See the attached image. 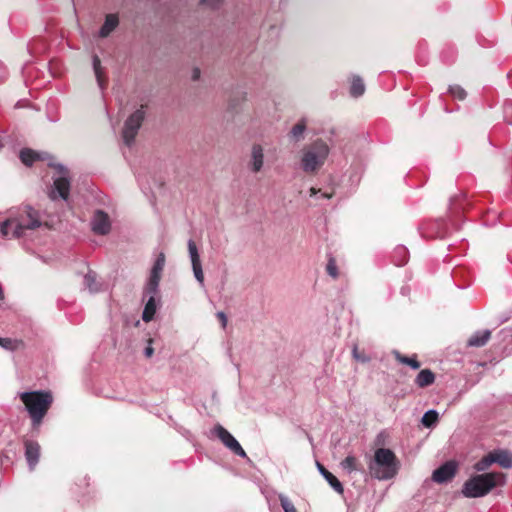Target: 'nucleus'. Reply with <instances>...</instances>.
Listing matches in <instances>:
<instances>
[{
	"mask_svg": "<svg viewBox=\"0 0 512 512\" xmlns=\"http://www.w3.org/2000/svg\"><path fill=\"white\" fill-rule=\"evenodd\" d=\"M342 467L344 469H347L348 471H354L356 470V458L354 456H347L343 461H342Z\"/></svg>",
	"mask_w": 512,
	"mask_h": 512,
	"instance_id": "72a5a7b5",
	"label": "nucleus"
},
{
	"mask_svg": "<svg viewBox=\"0 0 512 512\" xmlns=\"http://www.w3.org/2000/svg\"><path fill=\"white\" fill-rule=\"evenodd\" d=\"M212 434L215 435L232 453L241 458H247L246 452L236 438L222 425H215L212 429Z\"/></svg>",
	"mask_w": 512,
	"mask_h": 512,
	"instance_id": "0eeeda50",
	"label": "nucleus"
},
{
	"mask_svg": "<svg viewBox=\"0 0 512 512\" xmlns=\"http://www.w3.org/2000/svg\"><path fill=\"white\" fill-rule=\"evenodd\" d=\"M84 286L92 293L99 291L100 285L96 280V274L94 272L89 271L84 276Z\"/></svg>",
	"mask_w": 512,
	"mask_h": 512,
	"instance_id": "a878e982",
	"label": "nucleus"
},
{
	"mask_svg": "<svg viewBox=\"0 0 512 512\" xmlns=\"http://www.w3.org/2000/svg\"><path fill=\"white\" fill-rule=\"evenodd\" d=\"M217 316H218V318L222 321V325H223V327H225L226 322H227V318H226L225 313H224V312H218V313H217Z\"/></svg>",
	"mask_w": 512,
	"mask_h": 512,
	"instance_id": "58836bf2",
	"label": "nucleus"
},
{
	"mask_svg": "<svg viewBox=\"0 0 512 512\" xmlns=\"http://www.w3.org/2000/svg\"><path fill=\"white\" fill-rule=\"evenodd\" d=\"M317 468L320 474L327 480L330 486L338 493H343V486L341 482L334 476L331 472H329L322 464L317 463Z\"/></svg>",
	"mask_w": 512,
	"mask_h": 512,
	"instance_id": "a211bd4d",
	"label": "nucleus"
},
{
	"mask_svg": "<svg viewBox=\"0 0 512 512\" xmlns=\"http://www.w3.org/2000/svg\"><path fill=\"white\" fill-rule=\"evenodd\" d=\"M399 462L389 448H378L368 463L370 475L378 480H390L397 474Z\"/></svg>",
	"mask_w": 512,
	"mask_h": 512,
	"instance_id": "7ed1b4c3",
	"label": "nucleus"
},
{
	"mask_svg": "<svg viewBox=\"0 0 512 512\" xmlns=\"http://www.w3.org/2000/svg\"><path fill=\"white\" fill-rule=\"evenodd\" d=\"M491 331L488 329L475 332L468 340L467 345L470 347H482L490 339Z\"/></svg>",
	"mask_w": 512,
	"mask_h": 512,
	"instance_id": "f3484780",
	"label": "nucleus"
},
{
	"mask_svg": "<svg viewBox=\"0 0 512 512\" xmlns=\"http://www.w3.org/2000/svg\"><path fill=\"white\" fill-rule=\"evenodd\" d=\"M393 355L398 362H400L401 364L408 365L414 370L420 367V362L417 360L416 355L412 357L404 356L397 350L393 351Z\"/></svg>",
	"mask_w": 512,
	"mask_h": 512,
	"instance_id": "412c9836",
	"label": "nucleus"
},
{
	"mask_svg": "<svg viewBox=\"0 0 512 512\" xmlns=\"http://www.w3.org/2000/svg\"><path fill=\"white\" fill-rule=\"evenodd\" d=\"M2 147V145L0 144V148Z\"/></svg>",
	"mask_w": 512,
	"mask_h": 512,
	"instance_id": "37998d69",
	"label": "nucleus"
},
{
	"mask_svg": "<svg viewBox=\"0 0 512 512\" xmlns=\"http://www.w3.org/2000/svg\"><path fill=\"white\" fill-rule=\"evenodd\" d=\"M457 468L455 461H447L433 471L432 480L438 484L447 483L454 478Z\"/></svg>",
	"mask_w": 512,
	"mask_h": 512,
	"instance_id": "9d476101",
	"label": "nucleus"
},
{
	"mask_svg": "<svg viewBox=\"0 0 512 512\" xmlns=\"http://www.w3.org/2000/svg\"><path fill=\"white\" fill-rule=\"evenodd\" d=\"M326 272L333 279H336L339 276L336 260L333 257H330L328 259V262H327V265H326Z\"/></svg>",
	"mask_w": 512,
	"mask_h": 512,
	"instance_id": "2f4dec72",
	"label": "nucleus"
},
{
	"mask_svg": "<svg viewBox=\"0 0 512 512\" xmlns=\"http://www.w3.org/2000/svg\"><path fill=\"white\" fill-rule=\"evenodd\" d=\"M505 476L500 472L478 474L469 478L462 487V494L467 498H479L487 495L493 488L503 485Z\"/></svg>",
	"mask_w": 512,
	"mask_h": 512,
	"instance_id": "20e7f679",
	"label": "nucleus"
},
{
	"mask_svg": "<svg viewBox=\"0 0 512 512\" xmlns=\"http://www.w3.org/2000/svg\"><path fill=\"white\" fill-rule=\"evenodd\" d=\"M365 92V85L360 76H353L350 86V94L354 98L362 96Z\"/></svg>",
	"mask_w": 512,
	"mask_h": 512,
	"instance_id": "aec40b11",
	"label": "nucleus"
},
{
	"mask_svg": "<svg viewBox=\"0 0 512 512\" xmlns=\"http://www.w3.org/2000/svg\"><path fill=\"white\" fill-rule=\"evenodd\" d=\"M321 191L320 190H317L316 188H311L310 189V196L313 197V196H316L318 193H320Z\"/></svg>",
	"mask_w": 512,
	"mask_h": 512,
	"instance_id": "a19ab883",
	"label": "nucleus"
},
{
	"mask_svg": "<svg viewBox=\"0 0 512 512\" xmlns=\"http://www.w3.org/2000/svg\"><path fill=\"white\" fill-rule=\"evenodd\" d=\"M201 2L211 8H217L222 0H201Z\"/></svg>",
	"mask_w": 512,
	"mask_h": 512,
	"instance_id": "c9c22d12",
	"label": "nucleus"
},
{
	"mask_svg": "<svg viewBox=\"0 0 512 512\" xmlns=\"http://www.w3.org/2000/svg\"><path fill=\"white\" fill-rule=\"evenodd\" d=\"M42 224L43 220L38 210L28 205L17 207L11 209L9 216L0 221V233L5 238H25Z\"/></svg>",
	"mask_w": 512,
	"mask_h": 512,
	"instance_id": "f257e3e1",
	"label": "nucleus"
},
{
	"mask_svg": "<svg viewBox=\"0 0 512 512\" xmlns=\"http://www.w3.org/2000/svg\"><path fill=\"white\" fill-rule=\"evenodd\" d=\"M450 94L458 100H464L466 98V91L459 85H452L449 87Z\"/></svg>",
	"mask_w": 512,
	"mask_h": 512,
	"instance_id": "473e14b6",
	"label": "nucleus"
},
{
	"mask_svg": "<svg viewBox=\"0 0 512 512\" xmlns=\"http://www.w3.org/2000/svg\"><path fill=\"white\" fill-rule=\"evenodd\" d=\"M25 446V458L27 460L30 470H33L37 465L40 457V445L34 440H26Z\"/></svg>",
	"mask_w": 512,
	"mask_h": 512,
	"instance_id": "ddd939ff",
	"label": "nucleus"
},
{
	"mask_svg": "<svg viewBox=\"0 0 512 512\" xmlns=\"http://www.w3.org/2000/svg\"><path fill=\"white\" fill-rule=\"evenodd\" d=\"M19 398L25 405L33 427H38L52 405L51 392L44 390L21 392Z\"/></svg>",
	"mask_w": 512,
	"mask_h": 512,
	"instance_id": "f03ea898",
	"label": "nucleus"
},
{
	"mask_svg": "<svg viewBox=\"0 0 512 512\" xmlns=\"http://www.w3.org/2000/svg\"><path fill=\"white\" fill-rule=\"evenodd\" d=\"M188 251H189V257H190V260L192 263V269H193L194 276H195L196 280L200 283V285L203 286L204 285V274H203V270H202L200 256L198 253L197 246L192 239H190L188 241Z\"/></svg>",
	"mask_w": 512,
	"mask_h": 512,
	"instance_id": "f8f14e48",
	"label": "nucleus"
},
{
	"mask_svg": "<svg viewBox=\"0 0 512 512\" xmlns=\"http://www.w3.org/2000/svg\"><path fill=\"white\" fill-rule=\"evenodd\" d=\"M60 176L54 179L53 185L49 190V197L52 200H67L70 191V181L67 177V170L62 165L57 166Z\"/></svg>",
	"mask_w": 512,
	"mask_h": 512,
	"instance_id": "6e6552de",
	"label": "nucleus"
},
{
	"mask_svg": "<svg viewBox=\"0 0 512 512\" xmlns=\"http://www.w3.org/2000/svg\"><path fill=\"white\" fill-rule=\"evenodd\" d=\"M264 164L263 148L259 144H254L251 150L250 168L252 172L258 173Z\"/></svg>",
	"mask_w": 512,
	"mask_h": 512,
	"instance_id": "4468645a",
	"label": "nucleus"
},
{
	"mask_svg": "<svg viewBox=\"0 0 512 512\" xmlns=\"http://www.w3.org/2000/svg\"><path fill=\"white\" fill-rule=\"evenodd\" d=\"M505 119L509 124H512V101H508L504 105Z\"/></svg>",
	"mask_w": 512,
	"mask_h": 512,
	"instance_id": "f704fd0d",
	"label": "nucleus"
},
{
	"mask_svg": "<svg viewBox=\"0 0 512 512\" xmlns=\"http://www.w3.org/2000/svg\"><path fill=\"white\" fill-rule=\"evenodd\" d=\"M19 157L23 164L31 166L37 159H39V154L31 149L25 148L20 151Z\"/></svg>",
	"mask_w": 512,
	"mask_h": 512,
	"instance_id": "393cba45",
	"label": "nucleus"
},
{
	"mask_svg": "<svg viewBox=\"0 0 512 512\" xmlns=\"http://www.w3.org/2000/svg\"><path fill=\"white\" fill-rule=\"evenodd\" d=\"M154 353V349L152 347V339H149L147 347L144 349V355L147 358H150Z\"/></svg>",
	"mask_w": 512,
	"mask_h": 512,
	"instance_id": "e433bc0d",
	"label": "nucleus"
},
{
	"mask_svg": "<svg viewBox=\"0 0 512 512\" xmlns=\"http://www.w3.org/2000/svg\"><path fill=\"white\" fill-rule=\"evenodd\" d=\"M278 498L284 512H297L295 506L286 495L279 494Z\"/></svg>",
	"mask_w": 512,
	"mask_h": 512,
	"instance_id": "7c9ffc66",
	"label": "nucleus"
},
{
	"mask_svg": "<svg viewBox=\"0 0 512 512\" xmlns=\"http://www.w3.org/2000/svg\"><path fill=\"white\" fill-rule=\"evenodd\" d=\"M22 342L17 339L12 338H2L0 337V347L8 350L15 351L21 346Z\"/></svg>",
	"mask_w": 512,
	"mask_h": 512,
	"instance_id": "c756f323",
	"label": "nucleus"
},
{
	"mask_svg": "<svg viewBox=\"0 0 512 512\" xmlns=\"http://www.w3.org/2000/svg\"><path fill=\"white\" fill-rule=\"evenodd\" d=\"M156 313V302L153 296L149 298L147 301L143 313H142V319L144 322H150L154 315Z\"/></svg>",
	"mask_w": 512,
	"mask_h": 512,
	"instance_id": "4be33fe9",
	"label": "nucleus"
},
{
	"mask_svg": "<svg viewBox=\"0 0 512 512\" xmlns=\"http://www.w3.org/2000/svg\"><path fill=\"white\" fill-rule=\"evenodd\" d=\"M329 153L330 148L322 139H317L305 146L301 157L302 170L308 174L315 173L325 164Z\"/></svg>",
	"mask_w": 512,
	"mask_h": 512,
	"instance_id": "39448f33",
	"label": "nucleus"
},
{
	"mask_svg": "<svg viewBox=\"0 0 512 512\" xmlns=\"http://www.w3.org/2000/svg\"><path fill=\"white\" fill-rule=\"evenodd\" d=\"M306 130V122L304 119L300 120L297 124H295L291 131L290 135L295 141H299L303 139V134Z\"/></svg>",
	"mask_w": 512,
	"mask_h": 512,
	"instance_id": "c85d7f7f",
	"label": "nucleus"
},
{
	"mask_svg": "<svg viewBox=\"0 0 512 512\" xmlns=\"http://www.w3.org/2000/svg\"><path fill=\"white\" fill-rule=\"evenodd\" d=\"M435 381V374L430 369L421 370L415 378V384L420 388L432 385Z\"/></svg>",
	"mask_w": 512,
	"mask_h": 512,
	"instance_id": "6ab92c4d",
	"label": "nucleus"
},
{
	"mask_svg": "<svg viewBox=\"0 0 512 512\" xmlns=\"http://www.w3.org/2000/svg\"><path fill=\"white\" fill-rule=\"evenodd\" d=\"M438 417V412L431 409L424 413L421 422L425 427L430 428L438 422Z\"/></svg>",
	"mask_w": 512,
	"mask_h": 512,
	"instance_id": "bb28decb",
	"label": "nucleus"
},
{
	"mask_svg": "<svg viewBox=\"0 0 512 512\" xmlns=\"http://www.w3.org/2000/svg\"><path fill=\"white\" fill-rule=\"evenodd\" d=\"M492 464H494V459L492 452H490L482 459H480L477 463H475L474 469L477 472H483L486 471Z\"/></svg>",
	"mask_w": 512,
	"mask_h": 512,
	"instance_id": "cd10ccee",
	"label": "nucleus"
},
{
	"mask_svg": "<svg viewBox=\"0 0 512 512\" xmlns=\"http://www.w3.org/2000/svg\"><path fill=\"white\" fill-rule=\"evenodd\" d=\"M93 70L96 76V80L98 83V86L101 90H104L105 88V80L102 76V67H101V61L97 55L93 56Z\"/></svg>",
	"mask_w": 512,
	"mask_h": 512,
	"instance_id": "b1692460",
	"label": "nucleus"
},
{
	"mask_svg": "<svg viewBox=\"0 0 512 512\" xmlns=\"http://www.w3.org/2000/svg\"><path fill=\"white\" fill-rule=\"evenodd\" d=\"M494 463L498 464L502 468H512V453L508 450L498 449L492 451Z\"/></svg>",
	"mask_w": 512,
	"mask_h": 512,
	"instance_id": "2eb2a0df",
	"label": "nucleus"
},
{
	"mask_svg": "<svg viewBox=\"0 0 512 512\" xmlns=\"http://www.w3.org/2000/svg\"><path fill=\"white\" fill-rule=\"evenodd\" d=\"M393 260L396 266H403L408 261V250L404 246H398L394 250Z\"/></svg>",
	"mask_w": 512,
	"mask_h": 512,
	"instance_id": "5701e85b",
	"label": "nucleus"
},
{
	"mask_svg": "<svg viewBox=\"0 0 512 512\" xmlns=\"http://www.w3.org/2000/svg\"><path fill=\"white\" fill-rule=\"evenodd\" d=\"M119 24V19L116 14H108L105 17L104 24L99 30V36L101 38H105L110 35L111 32H113Z\"/></svg>",
	"mask_w": 512,
	"mask_h": 512,
	"instance_id": "dca6fc26",
	"label": "nucleus"
},
{
	"mask_svg": "<svg viewBox=\"0 0 512 512\" xmlns=\"http://www.w3.org/2000/svg\"><path fill=\"white\" fill-rule=\"evenodd\" d=\"M321 197L325 198V199H330L332 197V194L323 192V193H321Z\"/></svg>",
	"mask_w": 512,
	"mask_h": 512,
	"instance_id": "79ce46f5",
	"label": "nucleus"
},
{
	"mask_svg": "<svg viewBox=\"0 0 512 512\" xmlns=\"http://www.w3.org/2000/svg\"><path fill=\"white\" fill-rule=\"evenodd\" d=\"M200 75H201V71L199 68H194L193 71H192V79L194 81L198 80L200 78Z\"/></svg>",
	"mask_w": 512,
	"mask_h": 512,
	"instance_id": "4c0bfd02",
	"label": "nucleus"
},
{
	"mask_svg": "<svg viewBox=\"0 0 512 512\" xmlns=\"http://www.w3.org/2000/svg\"><path fill=\"white\" fill-rule=\"evenodd\" d=\"M92 231L98 235H106L110 232L111 222L107 213L102 210L95 211L91 220Z\"/></svg>",
	"mask_w": 512,
	"mask_h": 512,
	"instance_id": "9b49d317",
	"label": "nucleus"
},
{
	"mask_svg": "<svg viewBox=\"0 0 512 512\" xmlns=\"http://www.w3.org/2000/svg\"><path fill=\"white\" fill-rule=\"evenodd\" d=\"M5 68L0 65V82L6 77Z\"/></svg>",
	"mask_w": 512,
	"mask_h": 512,
	"instance_id": "ea45409f",
	"label": "nucleus"
},
{
	"mask_svg": "<svg viewBox=\"0 0 512 512\" xmlns=\"http://www.w3.org/2000/svg\"><path fill=\"white\" fill-rule=\"evenodd\" d=\"M145 112L143 109L136 110L129 118L125 121L124 128L122 131L123 141L126 146L131 147L134 143L135 137L138 133L139 128L144 120Z\"/></svg>",
	"mask_w": 512,
	"mask_h": 512,
	"instance_id": "423d86ee",
	"label": "nucleus"
},
{
	"mask_svg": "<svg viewBox=\"0 0 512 512\" xmlns=\"http://www.w3.org/2000/svg\"><path fill=\"white\" fill-rule=\"evenodd\" d=\"M164 266L165 254L160 252L151 269L150 277L146 287L148 293L155 294L157 292Z\"/></svg>",
	"mask_w": 512,
	"mask_h": 512,
	"instance_id": "1a4fd4ad",
	"label": "nucleus"
}]
</instances>
